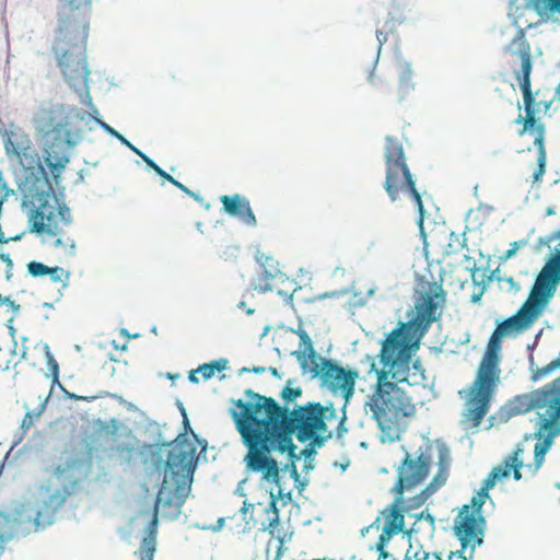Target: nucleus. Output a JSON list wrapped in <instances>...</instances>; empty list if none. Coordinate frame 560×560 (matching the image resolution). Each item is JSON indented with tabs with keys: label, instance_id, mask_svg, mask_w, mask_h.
<instances>
[{
	"label": "nucleus",
	"instance_id": "obj_62",
	"mask_svg": "<svg viewBox=\"0 0 560 560\" xmlns=\"http://www.w3.org/2000/svg\"><path fill=\"white\" fill-rule=\"evenodd\" d=\"M527 244H528V237L512 242L510 244L511 247L502 254V256L500 257V260L506 261V260L513 258L516 255L517 250L521 247L526 246Z\"/></svg>",
	"mask_w": 560,
	"mask_h": 560
},
{
	"label": "nucleus",
	"instance_id": "obj_27",
	"mask_svg": "<svg viewBox=\"0 0 560 560\" xmlns=\"http://www.w3.org/2000/svg\"><path fill=\"white\" fill-rule=\"evenodd\" d=\"M504 51L521 59V70L516 72V77H530L533 71L530 45L522 27H518L515 37L504 47Z\"/></svg>",
	"mask_w": 560,
	"mask_h": 560
},
{
	"label": "nucleus",
	"instance_id": "obj_40",
	"mask_svg": "<svg viewBox=\"0 0 560 560\" xmlns=\"http://www.w3.org/2000/svg\"><path fill=\"white\" fill-rule=\"evenodd\" d=\"M419 532V528L409 527L405 532V536L408 537L409 548L406 552L405 560H428L430 553L423 549L422 546H416L413 541V535Z\"/></svg>",
	"mask_w": 560,
	"mask_h": 560
},
{
	"label": "nucleus",
	"instance_id": "obj_19",
	"mask_svg": "<svg viewBox=\"0 0 560 560\" xmlns=\"http://www.w3.org/2000/svg\"><path fill=\"white\" fill-rule=\"evenodd\" d=\"M230 402L234 405V408H230L229 413L234 421L237 432L241 434L242 443L244 445L248 444L253 431L261 419V417H256L255 415L257 404L244 401L241 398H231Z\"/></svg>",
	"mask_w": 560,
	"mask_h": 560
},
{
	"label": "nucleus",
	"instance_id": "obj_60",
	"mask_svg": "<svg viewBox=\"0 0 560 560\" xmlns=\"http://www.w3.org/2000/svg\"><path fill=\"white\" fill-rule=\"evenodd\" d=\"M546 455L544 452L534 446V462L525 465V467L535 476L545 463Z\"/></svg>",
	"mask_w": 560,
	"mask_h": 560
},
{
	"label": "nucleus",
	"instance_id": "obj_18",
	"mask_svg": "<svg viewBox=\"0 0 560 560\" xmlns=\"http://www.w3.org/2000/svg\"><path fill=\"white\" fill-rule=\"evenodd\" d=\"M40 518V510L28 501H13L7 510H0V525H52V521L42 522Z\"/></svg>",
	"mask_w": 560,
	"mask_h": 560
},
{
	"label": "nucleus",
	"instance_id": "obj_54",
	"mask_svg": "<svg viewBox=\"0 0 560 560\" xmlns=\"http://www.w3.org/2000/svg\"><path fill=\"white\" fill-rule=\"evenodd\" d=\"M27 273L33 278H43L48 275L49 266L42 261L31 260L26 265Z\"/></svg>",
	"mask_w": 560,
	"mask_h": 560
},
{
	"label": "nucleus",
	"instance_id": "obj_64",
	"mask_svg": "<svg viewBox=\"0 0 560 560\" xmlns=\"http://www.w3.org/2000/svg\"><path fill=\"white\" fill-rule=\"evenodd\" d=\"M196 434L194 431L188 415L182 418V431L177 435H184V441L188 444L192 443L191 438Z\"/></svg>",
	"mask_w": 560,
	"mask_h": 560
},
{
	"label": "nucleus",
	"instance_id": "obj_6",
	"mask_svg": "<svg viewBox=\"0 0 560 560\" xmlns=\"http://www.w3.org/2000/svg\"><path fill=\"white\" fill-rule=\"evenodd\" d=\"M110 451L118 454L119 464L126 467H133L138 457L150 475L159 474L163 478L174 479L178 476V468L186 469L188 456L185 453L167 452L163 458L160 443H140L139 446L129 443H117L110 446Z\"/></svg>",
	"mask_w": 560,
	"mask_h": 560
},
{
	"label": "nucleus",
	"instance_id": "obj_49",
	"mask_svg": "<svg viewBox=\"0 0 560 560\" xmlns=\"http://www.w3.org/2000/svg\"><path fill=\"white\" fill-rule=\"evenodd\" d=\"M560 369V351L557 359L552 360L550 363L542 368H536L534 374L530 376L532 382H538L542 377H546L553 373L556 370Z\"/></svg>",
	"mask_w": 560,
	"mask_h": 560
},
{
	"label": "nucleus",
	"instance_id": "obj_29",
	"mask_svg": "<svg viewBox=\"0 0 560 560\" xmlns=\"http://www.w3.org/2000/svg\"><path fill=\"white\" fill-rule=\"evenodd\" d=\"M244 446H246L247 450H253L262 455H266V460L273 466L277 465V459L272 456L273 452L284 454L288 451L298 448V446L293 442V438H287L281 440H266L262 443H255V441H252L249 439V443L245 444Z\"/></svg>",
	"mask_w": 560,
	"mask_h": 560
},
{
	"label": "nucleus",
	"instance_id": "obj_57",
	"mask_svg": "<svg viewBox=\"0 0 560 560\" xmlns=\"http://www.w3.org/2000/svg\"><path fill=\"white\" fill-rule=\"evenodd\" d=\"M317 454V451L313 450V447H304L301 452L302 458L304 459L303 465V472L308 474L310 471L314 470V459Z\"/></svg>",
	"mask_w": 560,
	"mask_h": 560
},
{
	"label": "nucleus",
	"instance_id": "obj_32",
	"mask_svg": "<svg viewBox=\"0 0 560 560\" xmlns=\"http://www.w3.org/2000/svg\"><path fill=\"white\" fill-rule=\"evenodd\" d=\"M372 419L377 422V427L381 431L380 442L381 443H394L399 441V433L395 432L393 423L396 422L397 418L394 419V412L383 409V412H372Z\"/></svg>",
	"mask_w": 560,
	"mask_h": 560
},
{
	"label": "nucleus",
	"instance_id": "obj_47",
	"mask_svg": "<svg viewBox=\"0 0 560 560\" xmlns=\"http://www.w3.org/2000/svg\"><path fill=\"white\" fill-rule=\"evenodd\" d=\"M430 497L431 495L424 489H422L420 493L408 498L402 506L404 510L401 511L404 517L406 514H409V512L421 508Z\"/></svg>",
	"mask_w": 560,
	"mask_h": 560
},
{
	"label": "nucleus",
	"instance_id": "obj_11",
	"mask_svg": "<svg viewBox=\"0 0 560 560\" xmlns=\"http://www.w3.org/2000/svg\"><path fill=\"white\" fill-rule=\"evenodd\" d=\"M295 436L300 443H306L308 435L301 428L298 420L296 409L281 407L267 413L258 421L250 440L255 443H262L266 440H281Z\"/></svg>",
	"mask_w": 560,
	"mask_h": 560
},
{
	"label": "nucleus",
	"instance_id": "obj_24",
	"mask_svg": "<svg viewBox=\"0 0 560 560\" xmlns=\"http://www.w3.org/2000/svg\"><path fill=\"white\" fill-rule=\"evenodd\" d=\"M295 409L298 420L301 423V428L308 435V440L312 438V434L318 435L319 433L329 432L327 425L328 420L319 413L322 409L320 402L308 401L304 405H296Z\"/></svg>",
	"mask_w": 560,
	"mask_h": 560
},
{
	"label": "nucleus",
	"instance_id": "obj_15",
	"mask_svg": "<svg viewBox=\"0 0 560 560\" xmlns=\"http://www.w3.org/2000/svg\"><path fill=\"white\" fill-rule=\"evenodd\" d=\"M385 180L383 188L390 201L399 197L398 171L408 167L402 144L393 136L385 137Z\"/></svg>",
	"mask_w": 560,
	"mask_h": 560
},
{
	"label": "nucleus",
	"instance_id": "obj_43",
	"mask_svg": "<svg viewBox=\"0 0 560 560\" xmlns=\"http://www.w3.org/2000/svg\"><path fill=\"white\" fill-rule=\"evenodd\" d=\"M120 421L116 418H110L109 422L104 421L101 418L93 420V429L95 434L105 433L106 435L116 438L119 431Z\"/></svg>",
	"mask_w": 560,
	"mask_h": 560
},
{
	"label": "nucleus",
	"instance_id": "obj_41",
	"mask_svg": "<svg viewBox=\"0 0 560 560\" xmlns=\"http://www.w3.org/2000/svg\"><path fill=\"white\" fill-rule=\"evenodd\" d=\"M378 361L382 364V369L377 372L376 383H380V380H382L381 375L385 374L386 381H392L398 384V381L401 378L402 375H408V372H400L399 369L395 368V362L389 360V364L387 365L385 363V359L382 354H377Z\"/></svg>",
	"mask_w": 560,
	"mask_h": 560
},
{
	"label": "nucleus",
	"instance_id": "obj_46",
	"mask_svg": "<svg viewBox=\"0 0 560 560\" xmlns=\"http://www.w3.org/2000/svg\"><path fill=\"white\" fill-rule=\"evenodd\" d=\"M44 349H45L46 363H47V368H48V372H49L47 377H51V380H52V384H51V388H50V390L52 392L55 384L59 382V364L56 361V359L54 358V355L50 351V348L47 343H44Z\"/></svg>",
	"mask_w": 560,
	"mask_h": 560
},
{
	"label": "nucleus",
	"instance_id": "obj_63",
	"mask_svg": "<svg viewBox=\"0 0 560 560\" xmlns=\"http://www.w3.org/2000/svg\"><path fill=\"white\" fill-rule=\"evenodd\" d=\"M240 252L241 247L238 245H228L219 253V257L224 261L235 262Z\"/></svg>",
	"mask_w": 560,
	"mask_h": 560
},
{
	"label": "nucleus",
	"instance_id": "obj_50",
	"mask_svg": "<svg viewBox=\"0 0 560 560\" xmlns=\"http://www.w3.org/2000/svg\"><path fill=\"white\" fill-rule=\"evenodd\" d=\"M402 175V183L399 187V190H404L406 194L411 197L412 195L418 192V189L416 187V180L413 179V175L410 172L409 166L402 170H399Z\"/></svg>",
	"mask_w": 560,
	"mask_h": 560
},
{
	"label": "nucleus",
	"instance_id": "obj_13",
	"mask_svg": "<svg viewBox=\"0 0 560 560\" xmlns=\"http://www.w3.org/2000/svg\"><path fill=\"white\" fill-rule=\"evenodd\" d=\"M311 378H318L319 386L327 388L334 396L340 395L343 404L348 406L355 390V381L359 372L349 366H342L337 360H324L320 370H314Z\"/></svg>",
	"mask_w": 560,
	"mask_h": 560
},
{
	"label": "nucleus",
	"instance_id": "obj_28",
	"mask_svg": "<svg viewBox=\"0 0 560 560\" xmlns=\"http://www.w3.org/2000/svg\"><path fill=\"white\" fill-rule=\"evenodd\" d=\"M22 203L21 207L23 210H27L28 217V232L34 233L36 235L44 234V229L46 228L45 219L49 222L54 220V213L49 212L48 214L45 211L48 209L46 206H36L34 203V199L31 198V195L27 192H22Z\"/></svg>",
	"mask_w": 560,
	"mask_h": 560
},
{
	"label": "nucleus",
	"instance_id": "obj_16",
	"mask_svg": "<svg viewBox=\"0 0 560 560\" xmlns=\"http://www.w3.org/2000/svg\"><path fill=\"white\" fill-rule=\"evenodd\" d=\"M298 320V327L293 328L290 326H285L281 323L278 328L285 329L300 338V349L291 352L292 357H295L298 363L301 368L302 374L305 375L307 373L314 374V370H320L323 366L324 360H331L330 358L322 357L315 349L314 343L311 336L303 328V318L300 314L295 315Z\"/></svg>",
	"mask_w": 560,
	"mask_h": 560
},
{
	"label": "nucleus",
	"instance_id": "obj_37",
	"mask_svg": "<svg viewBox=\"0 0 560 560\" xmlns=\"http://www.w3.org/2000/svg\"><path fill=\"white\" fill-rule=\"evenodd\" d=\"M158 527H145L139 549L136 551L139 560H153L158 547Z\"/></svg>",
	"mask_w": 560,
	"mask_h": 560
},
{
	"label": "nucleus",
	"instance_id": "obj_51",
	"mask_svg": "<svg viewBox=\"0 0 560 560\" xmlns=\"http://www.w3.org/2000/svg\"><path fill=\"white\" fill-rule=\"evenodd\" d=\"M161 448L166 450L167 452H186L188 447V443L184 441V435H177L172 441H165L164 436L162 438V441L160 442Z\"/></svg>",
	"mask_w": 560,
	"mask_h": 560
},
{
	"label": "nucleus",
	"instance_id": "obj_59",
	"mask_svg": "<svg viewBox=\"0 0 560 560\" xmlns=\"http://www.w3.org/2000/svg\"><path fill=\"white\" fill-rule=\"evenodd\" d=\"M332 432L319 433L318 435L312 434V438L307 441L306 447H313V450L322 448L326 442L332 438Z\"/></svg>",
	"mask_w": 560,
	"mask_h": 560
},
{
	"label": "nucleus",
	"instance_id": "obj_31",
	"mask_svg": "<svg viewBox=\"0 0 560 560\" xmlns=\"http://www.w3.org/2000/svg\"><path fill=\"white\" fill-rule=\"evenodd\" d=\"M184 453L188 456V458L186 459L187 460L186 469L178 468L177 477H179V479H180L179 480V489L183 488L184 485L187 486L188 482H190L192 485L194 476L198 468L199 462L200 460L207 462V454L202 455L201 451H199V453H197V446L195 445L194 442L188 445L187 451Z\"/></svg>",
	"mask_w": 560,
	"mask_h": 560
},
{
	"label": "nucleus",
	"instance_id": "obj_53",
	"mask_svg": "<svg viewBox=\"0 0 560 560\" xmlns=\"http://www.w3.org/2000/svg\"><path fill=\"white\" fill-rule=\"evenodd\" d=\"M448 475V472L438 470L436 474L431 479V481L424 487V490L430 495H433L440 488H442L446 483Z\"/></svg>",
	"mask_w": 560,
	"mask_h": 560
},
{
	"label": "nucleus",
	"instance_id": "obj_10",
	"mask_svg": "<svg viewBox=\"0 0 560 560\" xmlns=\"http://www.w3.org/2000/svg\"><path fill=\"white\" fill-rule=\"evenodd\" d=\"M510 477V463L503 459L502 463L493 467L482 480L480 489L474 493L470 503L459 508L453 525H487L483 505L489 501L491 506L494 508V502L489 492L498 482H503Z\"/></svg>",
	"mask_w": 560,
	"mask_h": 560
},
{
	"label": "nucleus",
	"instance_id": "obj_35",
	"mask_svg": "<svg viewBox=\"0 0 560 560\" xmlns=\"http://www.w3.org/2000/svg\"><path fill=\"white\" fill-rule=\"evenodd\" d=\"M406 7L405 0H392L387 9V19L384 22V28L388 32L396 33L399 25L406 23Z\"/></svg>",
	"mask_w": 560,
	"mask_h": 560
},
{
	"label": "nucleus",
	"instance_id": "obj_5",
	"mask_svg": "<svg viewBox=\"0 0 560 560\" xmlns=\"http://www.w3.org/2000/svg\"><path fill=\"white\" fill-rule=\"evenodd\" d=\"M431 448V442L427 439L425 452H421L417 458H412L410 453H406L400 465L397 468L398 478L390 492L395 494L393 502L380 512L378 516L370 525H406L401 511L407 499L405 491H410L421 485L429 476L432 465L431 455L428 453Z\"/></svg>",
	"mask_w": 560,
	"mask_h": 560
},
{
	"label": "nucleus",
	"instance_id": "obj_42",
	"mask_svg": "<svg viewBox=\"0 0 560 560\" xmlns=\"http://www.w3.org/2000/svg\"><path fill=\"white\" fill-rule=\"evenodd\" d=\"M296 381L294 378H290L287 381L284 387L280 392V398L283 401V405L281 407L290 408V405L295 402V400L303 395V390L300 386L292 387V385Z\"/></svg>",
	"mask_w": 560,
	"mask_h": 560
},
{
	"label": "nucleus",
	"instance_id": "obj_44",
	"mask_svg": "<svg viewBox=\"0 0 560 560\" xmlns=\"http://www.w3.org/2000/svg\"><path fill=\"white\" fill-rule=\"evenodd\" d=\"M434 443L438 448V470L448 472L452 463L451 450L442 439H436Z\"/></svg>",
	"mask_w": 560,
	"mask_h": 560
},
{
	"label": "nucleus",
	"instance_id": "obj_8",
	"mask_svg": "<svg viewBox=\"0 0 560 560\" xmlns=\"http://www.w3.org/2000/svg\"><path fill=\"white\" fill-rule=\"evenodd\" d=\"M57 25L52 45L89 38L93 0H56Z\"/></svg>",
	"mask_w": 560,
	"mask_h": 560
},
{
	"label": "nucleus",
	"instance_id": "obj_33",
	"mask_svg": "<svg viewBox=\"0 0 560 560\" xmlns=\"http://www.w3.org/2000/svg\"><path fill=\"white\" fill-rule=\"evenodd\" d=\"M560 380H553L549 384L532 390L528 393L530 405L528 408H534V410L541 409L545 407H549V405L555 400L557 385H559Z\"/></svg>",
	"mask_w": 560,
	"mask_h": 560
},
{
	"label": "nucleus",
	"instance_id": "obj_39",
	"mask_svg": "<svg viewBox=\"0 0 560 560\" xmlns=\"http://www.w3.org/2000/svg\"><path fill=\"white\" fill-rule=\"evenodd\" d=\"M280 527H264L262 533H268L269 540L267 542L266 552L269 555L272 548L276 549L275 560H280L284 550L285 538L280 534Z\"/></svg>",
	"mask_w": 560,
	"mask_h": 560
},
{
	"label": "nucleus",
	"instance_id": "obj_25",
	"mask_svg": "<svg viewBox=\"0 0 560 560\" xmlns=\"http://www.w3.org/2000/svg\"><path fill=\"white\" fill-rule=\"evenodd\" d=\"M35 140L42 151V161L56 167L66 170L71 161L70 148H66L58 141L47 139L44 135L34 130Z\"/></svg>",
	"mask_w": 560,
	"mask_h": 560
},
{
	"label": "nucleus",
	"instance_id": "obj_17",
	"mask_svg": "<svg viewBox=\"0 0 560 560\" xmlns=\"http://www.w3.org/2000/svg\"><path fill=\"white\" fill-rule=\"evenodd\" d=\"M93 452L94 447L90 442L86 440L83 441V450L80 453H75L72 456H70L67 459V463L65 466L59 465L56 468L55 474L58 477H65L68 478V472H77L78 476L74 477L73 480L70 481L69 486H65V494L59 499L58 504L62 503L66 500L67 495H70L75 487L78 486V482L81 478H84L88 476L92 468L93 463Z\"/></svg>",
	"mask_w": 560,
	"mask_h": 560
},
{
	"label": "nucleus",
	"instance_id": "obj_56",
	"mask_svg": "<svg viewBox=\"0 0 560 560\" xmlns=\"http://www.w3.org/2000/svg\"><path fill=\"white\" fill-rule=\"evenodd\" d=\"M537 418L534 421L536 427V432H540L545 435H551L550 432L552 431V424H550V418L547 416V413H537Z\"/></svg>",
	"mask_w": 560,
	"mask_h": 560
},
{
	"label": "nucleus",
	"instance_id": "obj_34",
	"mask_svg": "<svg viewBox=\"0 0 560 560\" xmlns=\"http://www.w3.org/2000/svg\"><path fill=\"white\" fill-rule=\"evenodd\" d=\"M31 195V198L42 203V206H46L47 208H51L49 205V199L52 198L55 200L56 206L62 205L66 202V186H49L48 188L43 189H32L27 191Z\"/></svg>",
	"mask_w": 560,
	"mask_h": 560
},
{
	"label": "nucleus",
	"instance_id": "obj_61",
	"mask_svg": "<svg viewBox=\"0 0 560 560\" xmlns=\"http://www.w3.org/2000/svg\"><path fill=\"white\" fill-rule=\"evenodd\" d=\"M404 529L405 527H383V533L380 535L376 544L380 545V548H382V546L386 547L387 542L394 535L399 534L401 532L405 534L406 530Z\"/></svg>",
	"mask_w": 560,
	"mask_h": 560
},
{
	"label": "nucleus",
	"instance_id": "obj_23",
	"mask_svg": "<svg viewBox=\"0 0 560 560\" xmlns=\"http://www.w3.org/2000/svg\"><path fill=\"white\" fill-rule=\"evenodd\" d=\"M535 282L551 298L555 296L560 285V243L546 256L542 268L535 277Z\"/></svg>",
	"mask_w": 560,
	"mask_h": 560
},
{
	"label": "nucleus",
	"instance_id": "obj_3",
	"mask_svg": "<svg viewBox=\"0 0 560 560\" xmlns=\"http://www.w3.org/2000/svg\"><path fill=\"white\" fill-rule=\"evenodd\" d=\"M503 339L504 337H501L495 329L492 331L479 363L476 378L468 389L464 417L470 421L474 428L479 427L488 413L500 383Z\"/></svg>",
	"mask_w": 560,
	"mask_h": 560
},
{
	"label": "nucleus",
	"instance_id": "obj_26",
	"mask_svg": "<svg viewBox=\"0 0 560 560\" xmlns=\"http://www.w3.org/2000/svg\"><path fill=\"white\" fill-rule=\"evenodd\" d=\"M267 456L253 450H248L247 455L244 457L246 470L248 472H261V479L275 483L279 489L281 488L280 464L270 465L266 459Z\"/></svg>",
	"mask_w": 560,
	"mask_h": 560
},
{
	"label": "nucleus",
	"instance_id": "obj_52",
	"mask_svg": "<svg viewBox=\"0 0 560 560\" xmlns=\"http://www.w3.org/2000/svg\"><path fill=\"white\" fill-rule=\"evenodd\" d=\"M510 400L514 405V409H515L517 416L525 415V413L534 410V408H528V406L530 405V399H529L528 393L515 395Z\"/></svg>",
	"mask_w": 560,
	"mask_h": 560
},
{
	"label": "nucleus",
	"instance_id": "obj_1",
	"mask_svg": "<svg viewBox=\"0 0 560 560\" xmlns=\"http://www.w3.org/2000/svg\"><path fill=\"white\" fill-rule=\"evenodd\" d=\"M418 314L413 310L407 311L409 322L399 320L397 326L384 334L377 342L381 345L380 354L388 365L395 362L400 372H410V365L416 359L421 341L430 330L433 323L439 322L435 314L436 302L425 301L418 305Z\"/></svg>",
	"mask_w": 560,
	"mask_h": 560
},
{
	"label": "nucleus",
	"instance_id": "obj_58",
	"mask_svg": "<svg viewBox=\"0 0 560 560\" xmlns=\"http://www.w3.org/2000/svg\"><path fill=\"white\" fill-rule=\"evenodd\" d=\"M536 436H538V440L535 447L547 454L552 448L556 438L552 435L541 434L540 432H536Z\"/></svg>",
	"mask_w": 560,
	"mask_h": 560
},
{
	"label": "nucleus",
	"instance_id": "obj_48",
	"mask_svg": "<svg viewBox=\"0 0 560 560\" xmlns=\"http://www.w3.org/2000/svg\"><path fill=\"white\" fill-rule=\"evenodd\" d=\"M52 282H61V289H66L69 287V279L71 277L70 270H66L62 267L55 266L49 267L48 275Z\"/></svg>",
	"mask_w": 560,
	"mask_h": 560
},
{
	"label": "nucleus",
	"instance_id": "obj_7",
	"mask_svg": "<svg viewBox=\"0 0 560 560\" xmlns=\"http://www.w3.org/2000/svg\"><path fill=\"white\" fill-rule=\"evenodd\" d=\"M73 118L65 110V103L44 101L34 113L32 124L34 130L47 139L58 141L66 148L73 149L83 141L84 131L72 127Z\"/></svg>",
	"mask_w": 560,
	"mask_h": 560
},
{
	"label": "nucleus",
	"instance_id": "obj_14",
	"mask_svg": "<svg viewBox=\"0 0 560 560\" xmlns=\"http://www.w3.org/2000/svg\"><path fill=\"white\" fill-rule=\"evenodd\" d=\"M179 477L174 479L162 478L160 488L158 490L152 518L147 525H159V513H164L165 509H171L168 520H176L180 514V508L185 503L190 490L191 483L184 485L179 489Z\"/></svg>",
	"mask_w": 560,
	"mask_h": 560
},
{
	"label": "nucleus",
	"instance_id": "obj_4",
	"mask_svg": "<svg viewBox=\"0 0 560 560\" xmlns=\"http://www.w3.org/2000/svg\"><path fill=\"white\" fill-rule=\"evenodd\" d=\"M5 155L10 160L15 158L20 165V173H14L20 192L62 185V175L66 170H58V167L42 161L40 154L32 144L27 133L21 132L16 142L8 140Z\"/></svg>",
	"mask_w": 560,
	"mask_h": 560
},
{
	"label": "nucleus",
	"instance_id": "obj_55",
	"mask_svg": "<svg viewBox=\"0 0 560 560\" xmlns=\"http://www.w3.org/2000/svg\"><path fill=\"white\" fill-rule=\"evenodd\" d=\"M495 413L498 416L499 423H506L510 421V419L517 416L514 409V405L510 399L503 406H501Z\"/></svg>",
	"mask_w": 560,
	"mask_h": 560
},
{
	"label": "nucleus",
	"instance_id": "obj_22",
	"mask_svg": "<svg viewBox=\"0 0 560 560\" xmlns=\"http://www.w3.org/2000/svg\"><path fill=\"white\" fill-rule=\"evenodd\" d=\"M454 535L460 542V548L455 551H450L446 560H452L454 557L463 560H471L477 546L483 541L482 527H453ZM438 560H443L439 553H434Z\"/></svg>",
	"mask_w": 560,
	"mask_h": 560
},
{
	"label": "nucleus",
	"instance_id": "obj_9",
	"mask_svg": "<svg viewBox=\"0 0 560 560\" xmlns=\"http://www.w3.org/2000/svg\"><path fill=\"white\" fill-rule=\"evenodd\" d=\"M552 298L534 281L528 299L511 316L495 319V330L504 338L525 332L542 315Z\"/></svg>",
	"mask_w": 560,
	"mask_h": 560
},
{
	"label": "nucleus",
	"instance_id": "obj_2",
	"mask_svg": "<svg viewBox=\"0 0 560 560\" xmlns=\"http://www.w3.org/2000/svg\"><path fill=\"white\" fill-rule=\"evenodd\" d=\"M88 39L51 45V52L55 56L56 65L67 85L77 94L80 103L89 110L75 105L65 104V110L77 121H84L89 131L94 130L96 121L102 119L97 107L93 103L90 93L91 70L88 63L86 54Z\"/></svg>",
	"mask_w": 560,
	"mask_h": 560
},
{
	"label": "nucleus",
	"instance_id": "obj_21",
	"mask_svg": "<svg viewBox=\"0 0 560 560\" xmlns=\"http://www.w3.org/2000/svg\"><path fill=\"white\" fill-rule=\"evenodd\" d=\"M415 281L422 285L427 287L428 290H415V314H418V305L425 301H433L438 303V306H435V314H439V322L441 320L443 316V310L446 305L447 301V291L443 288V280L439 281H428L427 278L419 273H415Z\"/></svg>",
	"mask_w": 560,
	"mask_h": 560
},
{
	"label": "nucleus",
	"instance_id": "obj_38",
	"mask_svg": "<svg viewBox=\"0 0 560 560\" xmlns=\"http://www.w3.org/2000/svg\"><path fill=\"white\" fill-rule=\"evenodd\" d=\"M244 396L248 399L247 401L257 404V408L255 409L256 417H265L267 413L280 408V404L275 398L260 395L252 388H246L244 390Z\"/></svg>",
	"mask_w": 560,
	"mask_h": 560
},
{
	"label": "nucleus",
	"instance_id": "obj_36",
	"mask_svg": "<svg viewBox=\"0 0 560 560\" xmlns=\"http://www.w3.org/2000/svg\"><path fill=\"white\" fill-rule=\"evenodd\" d=\"M136 430L142 431L150 440V443H160L163 438L161 425L147 416L144 411H139V419L133 421Z\"/></svg>",
	"mask_w": 560,
	"mask_h": 560
},
{
	"label": "nucleus",
	"instance_id": "obj_45",
	"mask_svg": "<svg viewBox=\"0 0 560 560\" xmlns=\"http://www.w3.org/2000/svg\"><path fill=\"white\" fill-rule=\"evenodd\" d=\"M50 396H51V390L49 392L46 399L43 402H40L33 411L26 412V415L24 416L22 423H21V430H24V433H26L27 430L33 425L34 418H38L44 413V411L47 408V404H48V400L50 399Z\"/></svg>",
	"mask_w": 560,
	"mask_h": 560
},
{
	"label": "nucleus",
	"instance_id": "obj_20",
	"mask_svg": "<svg viewBox=\"0 0 560 560\" xmlns=\"http://www.w3.org/2000/svg\"><path fill=\"white\" fill-rule=\"evenodd\" d=\"M219 201L222 205L221 212L238 220L248 228L257 225V218L246 196L241 194L222 195L219 197Z\"/></svg>",
	"mask_w": 560,
	"mask_h": 560
},
{
	"label": "nucleus",
	"instance_id": "obj_12",
	"mask_svg": "<svg viewBox=\"0 0 560 560\" xmlns=\"http://www.w3.org/2000/svg\"><path fill=\"white\" fill-rule=\"evenodd\" d=\"M380 383L372 385V395L365 402L372 412L378 415L383 409L394 412L396 418H409L416 413V406L411 397L397 383L386 381L385 374L381 375Z\"/></svg>",
	"mask_w": 560,
	"mask_h": 560
},
{
	"label": "nucleus",
	"instance_id": "obj_30",
	"mask_svg": "<svg viewBox=\"0 0 560 560\" xmlns=\"http://www.w3.org/2000/svg\"><path fill=\"white\" fill-rule=\"evenodd\" d=\"M395 59L399 70L398 102L401 103L415 90L416 83L412 81L411 62L404 59L398 47L395 49Z\"/></svg>",
	"mask_w": 560,
	"mask_h": 560
}]
</instances>
